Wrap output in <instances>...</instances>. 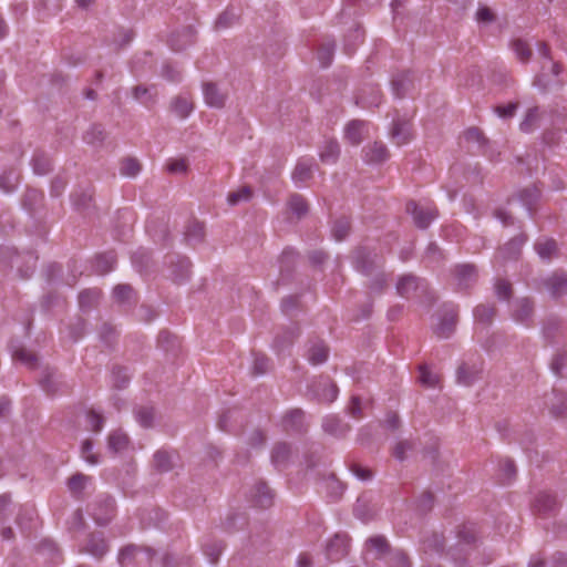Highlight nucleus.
Returning <instances> with one entry per match:
<instances>
[{"label":"nucleus","instance_id":"44","mask_svg":"<svg viewBox=\"0 0 567 567\" xmlns=\"http://www.w3.org/2000/svg\"><path fill=\"white\" fill-rule=\"evenodd\" d=\"M19 179L20 174L14 168L4 171L0 175V189H2L6 193L13 192L19 183Z\"/></svg>","mask_w":567,"mask_h":567},{"label":"nucleus","instance_id":"53","mask_svg":"<svg viewBox=\"0 0 567 567\" xmlns=\"http://www.w3.org/2000/svg\"><path fill=\"white\" fill-rule=\"evenodd\" d=\"M560 319L556 316L546 318L543 322V334L546 340L553 342L560 329Z\"/></svg>","mask_w":567,"mask_h":567},{"label":"nucleus","instance_id":"50","mask_svg":"<svg viewBox=\"0 0 567 567\" xmlns=\"http://www.w3.org/2000/svg\"><path fill=\"white\" fill-rule=\"evenodd\" d=\"M240 414L239 410L237 409H229L226 412H224L219 419H218V427L221 431L231 432L235 430L237 421V416Z\"/></svg>","mask_w":567,"mask_h":567},{"label":"nucleus","instance_id":"56","mask_svg":"<svg viewBox=\"0 0 567 567\" xmlns=\"http://www.w3.org/2000/svg\"><path fill=\"white\" fill-rule=\"evenodd\" d=\"M43 194L38 189H28L22 197V205L25 209L32 213L37 206L42 202Z\"/></svg>","mask_w":567,"mask_h":567},{"label":"nucleus","instance_id":"46","mask_svg":"<svg viewBox=\"0 0 567 567\" xmlns=\"http://www.w3.org/2000/svg\"><path fill=\"white\" fill-rule=\"evenodd\" d=\"M513 51L515 52L517 59L523 62L527 63L532 59L533 50L530 45L524 41L523 39H515L511 43Z\"/></svg>","mask_w":567,"mask_h":567},{"label":"nucleus","instance_id":"15","mask_svg":"<svg viewBox=\"0 0 567 567\" xmlns=\"http://www.w3.org/2000/svg\"><path fill=\"white\" fill-rule=\"evenodd\" d=\"M109 550V545L102 533H91L87 536L85 546L80 550L101 559Z\"/></svg>","mask_w":567,"mask_h":567},{"label":"nucleus","instance_id":"61","mask_svg":"<svg viewBox=\"0 0 567 567\" xmlns=\"http://www.w3.org/2000/svg\"><path fill=\"white\" fill-rule=\"evenodd\" d=\"M419 382L426 388H435L440 382V375L431 372L425 364L419 367Z\"/></svg>","mask_w":567,"mask_h":567},{"label":"nucleus","instance_id":"64","mask_svg":"<svg viewBox=\"0 0 567 567\" xmlns=\"http://www.w3.org/2000/svg\"><path fill=\"white\" fill-rule=\"evenodd\" d=\"M495 295L499 300L508 301L513 296V286L506 279H497L495 282Z\"/></svg>","mask_w":567,"mask_h":567},{"label":"nucleus","instance_id":"25","mask_svg":"<svg viewBox=\"0 0 567 567\" xmlns=\"http://www.w3.org/2000/svg\"><path fill=\"white\" fill-rule=\"evenodd\" d=\"M482 369L475 364L462 363L456 371V379L460 384L470 386L481 377Z\"/></svg>","mask_w":567,"mask_h":567},{"label":"nucleus","instance_id":"52","mask_svg":"<svg viewBox=\"0 0 567 567\" xmlns=\"http://www.w3.org/2000/svg\"><path fill=\"white\" fill-rule=\"evenodd\" d=\"M300 333L299 327L295 326L287 331L278 334L275 339V344L279 350L285 349L293 343V341L298 338Z\"/></svg>","mask_w":567,"mask_h":567},{"label":"nucleus","instance_id":"31","mask_svg":"<svg viewBox=\"0 0 567 567\" xmlns=\"http://www.w3.org/2000/svg\"><path fill=\"white\" fill-rule=\"evenodd\" d=\"M365 547L375 553V558H382L391 551L388 539L382 535H375L367 539Z\"/></svg>","mask_w":567,"mask_h":567},{"label":"nucleus","instance_id":"6","mask_svg":"<svg viewBox=\"0 0 567 567\" xmlns=\"http://www.w3.org/2000/svg\"><path fill=\"white\" fill-rule=\"evenodd\" d=\"M458 321V309L455 305H445L443 313L435 329V333L440 338H449L455 330Z\"/></svg>","mask_w":567,"mask_h":567},{"label":"nucleus","instance_id":"60","mask_svg":"<svg viewBox=\"0 0 567 567\" xmlns=\"http://www.w3.org/2000/svg\"><path fill=\"white\" fill-rule=\"evenodd\" d=\"M40 384L48 394H55L59 391L55 371L45 370L43 378L40 380Z\"/></svg>","mask_w":567,"mask_h":567},{"label":"nucleus","instance_id":"24","mask_svg":"<svg viewBox=\"0 0 567 567\" xmlns=\"http://www.w3.org/2000/svg\"><path fill=\"white\" fill-rule=\"evenodd\" d=\"M193 110L194 103L192 99L185 95H177L169 103V111L182 120L187 118Z\"/></svg>","mask_w":567,"mask_h":567},{"label":"nucleus","instance_id":"23","mask_svg":"<svg viewBox=\"0 0 567 567\" xmlns=\"http://www.w3.org/2000/svg\"><path fill=\"white\" fill-rule=\"evenodd\" d=\"M445 539L442 534L431 533L422 539V550L427 555H441L444 551Z\"/></svg>","mask_w":567,"mask_h":567},{"label":"nucleus","instance_id":"29","mask_svg":"<svg viewBox=\"0 0 567 567\" xmlns=\"http://www.w3.org/2000/svg\"><path fill=\"white\" fill-rule=\"evenodd\" d=\"M287 206L298 219L306 217L309 213L307 199L298 193H293L289 196Z\"/></svg>","mask_w":567,"mask_h":567},{"label":"nucleus","instance_id":"27","mask_svg":"<svg viewBox=\"0 0 567 567\" xmlns=\"http://www.w3.org/2000/svg\"><path fill=\"white\" fill-rule=\"evenodd\" d=\"M132 95L147 109L153 107L156 103L157 93L154 86L136 85L132 89Z\"/></svg>","mask_w":567,"mask_h":567},{"label":"nucleus","instance_id":"20","mask_svg":"<svg viewBox=\"0 0 567 567\" xmlns=\"http://www.w3.org/2000/svg\"><path fill=\"white\" fill-rule=\"evenodd\" d=\"M527 235L522 233L506 243L498 251L502 259H517L520 255L523 245L527 241Z\"/></svg>","mask_w":567,"mask_h":567},{"label":"nucleus","instance_id":"4","mask_svg":"<svg viewBox=\"0 0 567 567\" xmlns=\"http://www.w3.org/2000/svg\"><path fill=\"white\" fill-rule=\"evenodd\" d=\"M406 212L412 214L416 227L421 229H426L439 216V210L435 206L423 207L413 200L406 204Z\"/></svg>","mask_w":567,"mask_h":567},{"label":"nucleus","instance_id":"42","mask_svg":"<svg viewBox=\"0 0 567 567\" xmlns=\"http://www.w3.org/2000/svg\"><path fill=\"white\" fill-rule=\"evenodd\" d=\"M534 248L542 259H550L557 251V243L551 238L538 239Z\"/></svg>","mask_w":567,"mask_h":567},{"label":"nucleus","instance_id":"26","mask_svg":"<svg viewBox=\"0 0 567 567\" xmlns=\"http://www.w3.org/2000/svg\"><path fill=\"white\" fill-rule=\"evenodd\" d=\"M534 507L538 513L547 515L553 514L557 509L558 503L555 495L540 492L535 497Z\"/></svg>","mask_w":567,"mask_h":567},{"label":"nucleus","instance_id":"63","mask_svg":"<svg viewBox=\"0 0 567 567\" xmlns=\"http://www.w3.org/2000/svg\"><path fill=\"white\" fill-rule=\"evenodd\" d=\"M141 171V164L136 158L126 157L121 162L120 172L127 177H135Z\"/></svg>","mask_w":567,"mask_h":567},{"label":"nucleus","instance_id":"3","mask_svg":"<svg viewBox=\"0 0 567 567\" xmlns=\"http://www.w3.org/2000/svg\"><path fill=\"white\" fill-rule=\"evenodd\" d=\"M452 275L457 291H468L475 286L478 278L477 268L473 264H458L454 266Z\"/></svg>","mask_w":567,"mask_h":567},{"label":"nucleus","instance_id":"48","mask_svg":"<svg viewBox=\"0 0 567 567\" xmlns=\"http://www.w3.org/2000/svg\"><path fill=\"white\" fill-rule=\"evenodd\" d=\"M567 410V394L563 392H553V401L550 403V413L555 417H560Z\"/></svg>","mask_w":567,"mask_h":567},{"label":"nucleus","instance_id":"8","mask_svg":"<svg viewBox=\"0 0 567 567\" xmlns=\"http://www.w3.org/2000/svg\"><path fill=\"white\" fill-rule=\"evenodd\" d=\"M389 134L393 143L398 146L409 143L413 138L411 121L403 117L394 118Z\"/></svg>","mask_w":567,"mask_h":567},{"label":"nucleus","instance_id":"14","mask_svg":"<svg viewBox=\"0 0 567 567\" xmlns=\"http://www.w3.org/2000/svg\"><path fill=\"white\" fill-rule=\"evenodd\" d=\"M362 153L368 164H382L390 158V152L382 142H373L364 146Z\"/></svg>","mask_w":567,"mask_h":567},{"label":"nucleus","instance_id":"58","mask_svg":"<svg viewBox=\"0 0 567 567\" xmlns=\"http://www.w3.org/2000/svg\"><path fill=\"white\" fill-rule=\"evenodd\" d=\"M388 277L383 271L375 272L368 285L370 292L381 295L388 287Z\"/></svg>","mask_w":567,"mask_h":567},{"label":"nucleus","instance_id":"55","mask_svg":"<svg viewBox=\"0 0 567 567\" xmlns=\"http://www.w3.org/2000/svg\"><path fill=\"white\" fill-rule=\"evenodd\" d=\"M137 422L145 429L152 427L155 412L152 406H138L134 411Z\"/></svg>","mask_w":567,"mask_h":567},{"label":"nucleus","instance_id":"11","mask_svg":"<svg viewBox=\"0 0 567 567\" xmlns=\"http://www.w3.org/2000/svg\"><path fill=\"white\" fill-rule=\"evenodd\" d=\"M171 278L176 284L185 282L190 276L192 264L187 257L169 256Z\"/></svg>","mask_w":567,"mask_h":567},{"label":"nucleus","instance_id":"59","mask_svg":"<svg viewBox=\"0 0 567 567\" xmlns=\"http://www.w3.org/2000/svg\"><path fill=\"white\" fill-rule=\"evenodd\" d=\"M224 543L219 540H212L204 545V554L208 557L212 564H216L224 550Z\"/></svg>","mask_w":567,"mask_h":567},{"label":"nucleus","instance_id":"45","mask_svg":"<svg viewBox=\"0 0 567 567\" xmlns=\"http://www.w3.org/2000/svg\"><path fill=\"white\" fill-rule=\"evenodd\" d=\"M518 198L529 214H532L539 198V190L535 186L526 187L518 193Z\"/></svg>","mask_w":567,"mask_h":567},{"label":"nucleus","instance_id":"30","mask_svg":"<svg viewBox=\"0 0 567 567\" xmlns=\"http://www.w3.org/2000/svg\"><path fill=\"white\" fill-rule=\"evenodd\" d=\"M153 467L158 473H167L174 468L173 454L166 450H158L153 455Z\"/></svg>","mask_w":567,"mask_h":567},{"label":"nucleus","instance_id":"62","mask_svg":"<svg viewBox=\"0 0 567 567\" xmlns=\"http://www.w3.org/2000/svg\"><path fill=\"white\" fill-rule=\"evenodd\" d=\"M252 197V189L249 186H243L239 189L228 194L227 200L231 206L241 202H248Z\"/></svg>","mask_w":567,"mask_h":567},{"label":"nucleus","instance_id":"41","mask_svg":"<svg viewBox=\"0 0 567 567\" xmlns=\"http://www.w3.org/2000/svg\"><path fill=\"white\" fill-rule=\"evenodd\" d=\"M540 114L537 106L527 110L525 117L519 124V128L524 133H530L539 125Z\"/></svg>","mask_w":567,"mask_h":567},{"label":"nucleus","instance_id":"40","mask_svg":"<svg viewBox=\"0 0 567 567\" xmlns=\"http://www.w3.org/2000/svg\"><path fill=\"white\" fill-rule=\"evenodd\" d=\"M336 43L333 40L323 41L317 51L318 60L322 68H328L333 59Z\"/></svg>","mask_w":567,"mask_h":567},{"label":"nucleus","instance_id":"51","mask_svg":"<svg viewBox=\"0 0 567 567\" xmlns=\"http://www.w3.org/2000/svg\"><path fill=\"white\" fill-rule=\"evenodd\" d=\"M340 155V146L337 141H327L320 152V159L324 163H334Z\"/></svg>","mask_w":567,"mask_h":567},{"label":"nucleus","instance_id":"19","mask_svg":"<svg viewBox=\"0 0 567 567\" xmlns=\"http://www.w3.org/2000/svg\"><path fill=\"white\" fill-rule=\"evenodd\" d=\"M282 426L287 432L302 433L307 430L305 424V412L301 409H293L282 417Z\"/></svg>","mask_w":567,"mask_h":567},{"label":"nucleus","instance_id":"54","mask_svg":"<svg viewBox=\"0 0 567 567\" xmlns=\"http://www.w3.org/2000/svg\"><path fill=\"white\" fill-rule=\"evenodd\" d=\"M87 481L89 476L82 473H75L68 480V487L75 497H80L86 486Z\"/></svg>","mask_w":567,"mask_h":567},{"label":"nucleus","instance_id":"10","mask_svg":"<svg viewBox=\"0 0 567 567\" xmlns=\"http://www.w3.org/2000/svg\"><path fill=\"white\" fill-rule=\"evenodd\" d=\"M542 286L553 298H559L567 293V272L555 271L542 279Z\"/></svg>","mask_w":567,"mask_h":567},{"label":"nucleus","instance_id":"7","mask_svg":"<svg viewBox=\"0 0 567 567\" xmlns=\"http://www.w3.org/2000/svg\"><path fill=\"white\" fill-rule=\"evenodd\" d=\"M350 537L346 533H337L327 544V556L331 561H338L349 554Z\"/></svg>","mask_w":567,"mask_h":567},{"label":"nucleus","instance_id":"2","mask_svg":"<svg viewBox=\"0 0 567 567\" xmlns=\"http://www.w3.org/2000/svg\"><path fill=\"white\" fill-rule=\"evenodd\" d=\"M352 260L354 268L364 276L373 275L384 264L383 257L368 247H358Z\"/></svg>","mask_w":567,"mask_h":567},{"label":"nucleus","instance_id":"38","mask_svg":"<svg viewBox=\"0 0 567 567\" xmlns=\"http://www.w3.org/2000/svg\"><path fill=\"white\" fill-rule=\"evenodd\" d=\"M205 237V226L203 223L193 220L190 221L185 230V238L186 240L192 244L196 245L204 240Z\"/></svg>","mask_w":567,"mask_h":567},{"label":"nucleus","instance_id":"28","mask_svg":"<svg viewBox=\"0 0 567 567\" xmlns=\"http://www.w3.org/2000/svg\"><path fill=\"white\" fill-rule=\"evenodd\" d=\"M194 42V32L190 28L184 29L182 32L173 33L169 37L168 43L171 48L176 51H183L186 47Z\"/></svg>","mask_w":567,"mask_h":567},{"label":"nucleus","instance_id":"16","mask_svg":"<svg viewBox=\"0 0 567 567\" xmlns=\"http://www.w3.org/2000/svg\"><path fill=\"white\" fill-rule=\"evenodd\" d=\"M292 455L291 445L286 442H277L272 446L271 453H270V461L271 464L278 468L282 470L287 467L289 464V461Z\"/></svg>","mask_w":567,"mask_h":567},{"label":"nucleus","instance_id":"43","mask_svg":"<svg viewBox=\"0 0 567 567\" xmlns=\"http://www.w3.org/2000/svg\"><path fill=\"white\" fill-rule=\"evenodd\" d=\"M116 262V256L113 251L101 254L96 257L94 268L95 271L104 275L111 271Z\"/></svg>","mask_w":567,"mask_h":567},{"label":"nucleus","instance_id":"47","mask_svg":"<svg viewBox=\"0 0 567 567\" xmlns=\"http://www.w3.org/2000/svg\"><path fill=\"white\" fill-rule=\"evenodd\" d=\"M101 296L99 289H86L79 295V305L82 310H90L94 307Z\"/></svg>","mask_w":567,"mask_h":567},{"label":"nucleus","instance_id":"22","mask_svg":"<svg viewBox=\"0 0 567 567\" xmlns=\"http://www.w3.org/2000/svg\"><path fill=\"white\" fill-rule=\"evenodd\" d=\"M241 9L228 6L216 19L215 29L224 30L230 28L239 22L241 17Z\"/></svg>","mask_w":567,"mask_h":567},{"label":"nucleus","instance_id":"37","mask_svg":"<svg viewBox=\"0 0 567 567\" xmlns=\"http://www.w3.org/2000/svg\"><path fill=\"white\" fill-rule=\"evenodd\" d=\"M365 126V122L360 120H353L346 126V138L353 145H359L362 140V132Z\"/></svg>","mask_w":567,"mask_h":567},{"label":"nucleus","instance_id":"33","mask_svg":"<svg viewBox=\"0 0 567 567\" xmlns=\"http://www.w3.org/2000/svg\"><path fill=\"white\" fill-rule=\"evenodd\" d=\"M142 551H145L147 554L148 560H151L155 555V551L152 548L141 547L136 545H127L121 549L118 555V561L121 565H124L127 561L133 560L137 556V554Z\"/></svg>","mask_w":567,"mask_h":567},{"label":"nucleus","instance_id":"13","mask_svg":"<svg viewBox=\"0 0 567 567\" xmlns=\"http://www.w3.org/2000/svg\"><path fill=\"white\" fill-rule=\"evenodd\" d=\"M250 502L259 508H269L274 504V493L265 482H258L250 491Z\"/></svg>","mask_w":567,"mask_h":567},{"label":"nucleus","instance_id":"5","mask_svg":"<svg viewBox=\"0 0 567 567\" xmlns=\"http://www.w3.org/2000/svg\"><path fill=\"white\" fill-rule=\"evenodd\" d=\"M535 310L534 300L529 297L516 299L512 305V318L519 323L530 327Z\"/></svg>","mask_w":567,"mask_h":567},{"label":"nucleus","instance_id":"1","mask_svg":"<svg viewBox=\"0 0 567 567\" xmlns=\"http://www.w3.org/2000/svg\"><path fill=\"white\" fill-rule=\"evenodd\" d=\"M339 393L338 385L328 377L319 375L308 385L307 396L322 404L332 403Z\"/></svg>","mask_w":567,"mask_h":567},{"label":"nucleus","instance_id":"35","mask_svg":"<svg viewBox=\"0 0 567 567\" xmlns=\"http://www.w3.org/2000/svg\"><path fill=\"white\" fill-rule=\"evenodd\" d=\"M392 90L398 97H403L412 86L410 72H402L392 79Z\"/></svg>","mask_w":567,"mask_h":567},{"label":"nucleus","instance_id":"18","mask_svg":"<svg viewBox=\"0 0 567 567\" xmlns=\"http://www.w3.org/2000/svg\"><path fill=\"white\" fill-rule=\"evenodd\" d=\"M329 347L321 339L311 340L307 351L308 361L313 364H322L328 360Z\"/></svg>","mask_w":567,"mask_h":567},{"label":"nucleus","instance_id":"9","mask_svg":"<svg viewBox=\"0 0 567 567\" xmlns=\"http://www.w3.org/2000/svg\"><path fill=\"white\" fill-rule=\"evenodd\" d=\"M202 87L205 103L209 107L223 109L226 105L228 94L227 92L220 90V87L215 82H204Z\"/></svg>","mask_w":567,"mask_h":567},{"label":"nucleus","instance_id":"21","mask_svg":"<svg viewBox=\"0 0 567 567\" xmlns=\"http://www.w3.org/2000/svg\"><path fill=\"white\" fill-rule=\"evenodd\" d=\"M422 279L415 275L406 274L399 278L396 282V292L403 298H410L421 286Z\"/></svg>","mask_w":567,"mask_h":567},{"label":"nucleus","instance_id":"17","mask_svg":"<svg viewBox=\"0 0 567 567\" xmlns=\"http://www.w3.org/2000/svg\"><path fill=\"white\" fill-rule=\"evenodd\" d=\"M322 430L334 437H344L351 430V426L343 422L338 415H327L322 420Z\"/></svg>","mask_w":567,"mask_h":567},{"label":"nucleus","instance_id":"39","mask_svg":"<svg viewBox=\"0 0 567 567\" xmlns=\"http://www.w3.org/2000/svg\"><path fill=\"white\" fill-rule=\"evenodd\" d=\"M497 309L495 305H478L474 308V318L483 324H491L496 316Z\"/></svg>","mask_w":567,"mask_h":567},{"label":"nucleus","instance_id":"32","mask_svg":"<svg viewBox=\"0 0 567 567\" xmlns=\"http://www.w3.org/2000/svg\"><path fill=\"white\" fill-rule=\"evenodd\" d=\"M313 163L309 159H300L298 161L293 172L292 179L295 183H305L312 178L313 175Z\"/></svg>","mask_w":567,"mask_h":567},{"label":"nucleus","instance_id":"34","mask_svg":"<svg viewBox=\"0 0 567 567\" xmlns=\"http://www.w3.org/2000/svg\"><path fill=\"white\" fill-rule=\"evenodd\" d=\"M31 165L34 174L37 175H47L52 169L50 157L42 151L34 152L31 159Z\"/></svg>","mask_w":567,"mask_h":567},{"label":"nucleus","instance_id":"49","mask_svg":"<svg viewBox=\"0 0 567 567\" xmlns=\"http://www.w3.org/2000/svg\"><path fill=\"white\" fill-rule=\"evenodd\" d=\"M351 230V221L348 217L342 216L338 218L332 226V236L336 240H343Z\"/></svg>","mask_w":567,"mask_h":567},{"label":"nucleus","instance_id":"57","mask_svg":"<svg viewBox=\"0 0 567 567\" xmlns=\"http://www.w3.org/2000/svg\"><path fill=\"white\" fill-rule=\"evenodd\" d=\"M106 133L102 125L94 124L85 132L83 140L91 145L101 144L105 140Z\"/></svg>","mask_w":567,"mask_h":567},{"label":"nucleus","instance_id":"36","mask_svg":"<svg viewBox=\"0 0 567 567\" xmlns=\"http://www.w3.org/2000/svg\"><path fill=\"white\" fill-rule=\"evenodd\" d=\"M130 439L121 430H116L110 433L107 439L109 449L113 453H121L128 447Z\"/></svg>","mask_w":567,"mask_h":567},{"label":"nucleus","instance_id":"12","mask_svg":"<svg viewBox=\"0 0 567 567\" xmlns=\"http://www.w3.org/2000/svg\"><path fill=\"white\" fill-rule=\"evenodd\" d=\"M115 512V503L111 497L99 501L92 512L94 522L100 526H106L113 518Z\"/></svg>","mask_w":567,"mask_h":567}]
</instances>
